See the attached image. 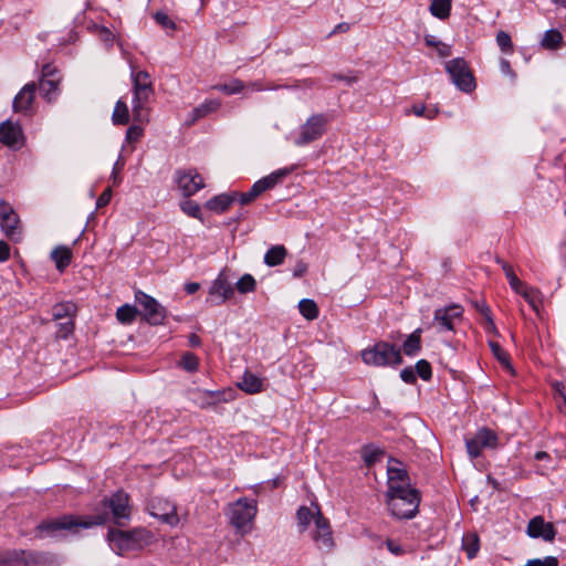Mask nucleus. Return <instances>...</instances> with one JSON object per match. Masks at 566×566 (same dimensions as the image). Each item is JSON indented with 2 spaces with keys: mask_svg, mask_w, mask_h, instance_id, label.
Here are the masks:
<instances>
[{
  "mask_svg": "<svg viewBox=\"0 0 566 566\" xmlns=\"http://www.w3.org/2000/svg\"><path fill=\"white\" fill-rule=\"evenodd\" d=\"M133 83V116L136 122L147 123L149 120L148 103L154 95V86L147 71H137L132 65L130 72Z\"/></svg>",
  "mask_w": 566,
  "mask_h": 566,
  "instance_id": "obj_1",
  "label": "nucleus"
},
{
  "mask_svg": "<svg viewBox=\"0 0 566 566\" xmlns=\"http://www.w3.org/2000/svg\"><path fill=\"white\" fill-rule=\"evenodd\" d=\"M386 497L388 510L395 518L410 520L417 515L421 501L418 490L391 488V491H387Z\"/></svg>",
  "mask_w": 566,
  "mask_h": 566,
  "instance_id": "obj_2",
  "label": "nucleus"
},
{
  "mask_svg": "<svg viewBox=\"0 0 566 566\" xmlns=\"http://www.w3.org/2000/svg\"><path fill=\"white\" fill-rule=\"evenodd\" d=\"M361 359L366 365L385 367L402 364L401 350L394 344L378 342L361 352Z\"/></svg>",
  "mask_w": 566,
  "mask_h": 566,
  "instance_id": "obj_3",
  "label": "nucleus"
},
{
  "mask_svg": "<svg viewBox=\"0 0 566 566\" xmlns=\"http://www.w3.org/2000/svg\"><path fill=\"white\" fill-rule=\"evenodd\" d=\"M258 513L256 501L248 497H240L229 504L227 515L230 524L242 534L251 530V524Z\"/></svg>",
  "mask_w": 566,
  "mask_h": 566,
  "instance_id": "obj_4",
  "label": "nucleus"
},
{
  "mask_svg": "<svg viewBox=\"0 0 566 566\" xmlns=\"http://www.w3.org/2000/svg\"><path fill=\"white\" fill-rule=\"evenodd\" d=\"M108 521V513L104 512L94 516H73L65 515L57 520L43 522L39 528L48 532H55L57 530H73L77 527L88 528L94 525H102Z\"/></svg>",
  "mask_w": 566,
  "mask_h": 566,
  "instance_id": "obj_5",
  "label": "nucleus"
},
{
  "mask_svg": "<svg viewBox=\"0 0 566 566\" xmlns=\"http://www.w3.org/2000/svg\"><path fill=\"white\" fill-rule=\"evenodd\" d=\"M446 72L452 83L462 92L471 93L475 90L476 83L472 71L463 57H455L446 62Z\"/></svg>",
  "mask_w": 566,
  "mask_h": 566,
  "instance_id": "obj_6",
  "label": "nucleus"
},
{
  "mask_svg": "<svg viewBox=\"0 0 566 566\" xmlns=\"http://www.w3.org/2000/svg\"><path fill=\"white\" fill-rule=\"evenodd\" d=\"M328 117L324 114H314L301 126L300 134L294 143L297 146L307 145L321 138L326 132Z\"/></svg>",
  "mask_w": 566,
  "mask_h": 566,
  "instance_id": "obj_7",
  "label": "nucleus"
},
{
  "mask_svg": "<svg viewBox=\"0 0 566 566\" xmlns=\"http://www.w3.org/2000/svg\"><path fill=\"white\" fill-rule=\"evenodd\" d=\"M135 300L142 306L140 313L148 324L154 326L164 324L167 312L156 298L138 291L135 293Z\"/></svg>",
  "mask_w": 566,
  "mask_h": 566,
  "instance_id": "obj_8",
  "label": "nucleus"
},
{
  "mask_svg": "<svg viewBox=\"0 0 566 566\" xmlns=\"http://www.w3.org/2000/svg\"><path fill=\"white\" fill-rule=\"evenodd\" d=\"M62 81V76L59 70L48 63L42 66L41 78L39 82V90L41 95L49 102H53L60 94V83Z\"/></svg>",
  "mask_w": 566,
  "mask_h": 566,
  "instance_id": "obj_9",
  "label": "nucleus"
},
{
  "mask_svg": "<svg viewBox=\"0 0 566 566\" xmlns=\"http://www.w3.org/2000/svg\"><path fill=\"white\" fill-rule=\"evenodd\" d=\"M149 514L171 527L179 523L176 505L161 497H153L147 505Z\"/></svg>",
  "mask_w": 566,
  "mask_h": 566,
  "instance_id": "obj_10",
  "label": "nucleus"
},
{
  "mask_svg": "<svg viewBox=\"0 0 566 566\" xmlns=\"http://www.w3.org/2000/svg\"><path fill=\"white\" fill-rule=\"evenodd\" d=\"M465 447L470 458L475 459L481 455L483 448L497 447V436L489 428H481L472 438L465 440Z\"/></svg>",
  "mask_w": 566,
  "mask_h": 566,
  "instance_id": "obj_11",
  "label": "nucleus"
},
{
  "mask_svg": "<svg viewBox=\"0 0 566 566\" xmlns=\"http://www.w3.org/2000/svg\"><path fill=\"white\" fill-rule=\"evenodd\" d=\"M103 504L111 509L114 522L122 526L123 520L127 521L130 516L129 495L124 491L115 492L109 499H105Z\"/></svg>",
  "mask_w": 566,
  "mask_h": 566,
  "instance_id": "obj_12",
  "label": "nucleus"
},
{
  "mask_svg": "<svg viewBox=\"0 0 566 566\" xmlns=\"http://www.w3.org/2000/svg\"><path fill=\"white\" fill-rule=\"evenodd\" d=\"M175 179L185 197L193 196L205 187L203 178L196 169L177 170Z\"/></svg>",
  "mask_w": 566,
  "mask_h": 566,
  "instance_id": "obj_13",
  "label": "nucleus"
},
{
  "mask_svg": "<svg viewBox=\"0 0 566 566\" xmlns=\"http://www.w3.org/2000/svg\"><path fill=\"white\" fill-rule=\"evenodd\" d=\"M0 223L3 233L13 240H18L21 234L20 219L13 208L6 201H0Z\"/></svg>",
  "mask_w": 566,
  "mask_h": 566,
  "instance_id": "obj_14",
  "label": "nucleus"
},
{
  "mask_svg": "<svg viewBox=\"0 0 566 566\" xmlns=\"http://www.w3.org/2000/svg\"><path fill=\"white\" fill-rule=\"evenodd\" d=\"M317 517L315 520V530L312 533V538L319 549L329 552L334 546L331 526L328 520L325 518L321 509H316Z\"/></svg>",
  "mask_w": 566,
  "mask_h": 566,
  "instance_id": "obj_15",
  "label": "nucleus"
},
{
  "mask_svg": "<svg viewBox=\"0 0 566 566\" xmlns=\"http://www.w3.org/2000/svg\"><path fill=\"white\" fill-rule=\"evenodd\" d=\"M138 535L139 532L137 531L125 532L111 530L107 534V538L114 545L116 553L122 555L125 552L134 551L138 547Z\"/></svg>",
  "mask_w": 566,
  "mask_h": 566,
  "instance_id": "obj_16",
  "label": "nucleus"
},
{
  "mask_svg": "<svg viewBox=\"0 0 566 566\" xmlns=\"http://www.w3.org/2000/svg\"><path fill=\"white\" fill-rule=\"evenodd\" d=\"M232 295L233 287L224 273L221 272L209 287V296L207 298V303L218 306L232 297Z\"/></svg>",
  "mask_w": 566,
  "mask_h": 566,
  "instance_id": "obj_17",
  "label": "nucleus"
},
{
  "mask_svg": "<svg viewBox=\"0 0 566 566\" xmlns=\"http://www.w3.org/2000/svg\"><path fill=\"white\" fill-rule=\"evenodd\" d=\"M0 142L11 149H20L24 144V136L21 126L9 119L1 123Z\"/></svg>",
  "mask_w": 566,
  "mask_h": 566,
  "instance_id": "obj_18",
  "label": "nucleus"
},
{
  "mask_svg": "<svg viewBox=\"0 0 566 566\" xmlns=\"http://www.w3.org/2000/svg\"><path fill=\"white\" fill-rule=\"evenodd\" d=\"M526 534L531 538H542L545 542H553L557 532L553 523L545 522L543 516L537 515L528 521Z\"/></svg>",
  "mask_w": 566,
  "mask_h": 566,
  "instance_id": "obj_19",
  "label": "nucleus"
},
{
  "mask_svg": "<svg viewBox=\"0 0 566 566\" xmlns=\"http://www.w3.org/2000/svg\"><path fill=\"white\" fill-rule=\"evenodd\" d=\"M35 92L36 84L34 82L25 84L13 99V112L30 115L32 113V104L35 98Z\"/></svg>",
  "mask_w": 566,
  "mask_h": 566,
  "instance_id": "obj_20",
  "label": "nucleus"
},
{
  "mask_svg": "<svg viewBox=\"0 0 566 566\" xmlns=\"http://www.w3.org/2000/svg\"><path fill=\"white\" fill-rule=\"evenodd\" d=\"M293 171V168H281L272 174L263 177L262 179L254 182V190H259L260 193L265 190L274 188L277 184H280L285 177H287Z\"/></svg>",
  "mask_w": 566,
  "mask_h": 566,
  "instance_id": "obj_21",
  "label": "nucleus"
},
{
  "mask_svg": "<svg viewBox=\"0 0 566 566\" xmlns=\"http://www.w3.org/2000/svg\"><path fill=\"white\" fill-rule=\"evenodd\" d=\"M387 473H388L387 491H391V488H398V489L410 488V479H409L408 472L403 468L389 467Z\"/></svg>",
  "mask_w": 566,
  "mask_h": 566,
  "instance_id": "obj_22",
  "label": "nucleus"
},
{
  "mask_svg": "<svg viewBox=\"0 0 566 566\" xmlns=\"http://www.w3.org/2000/svg\"><path fill=\"white\" fill-rule=\"evenodd\" d=\"M238 199V192L221 193L209 199L206 203L207 209L218 213L226 212L230 206Z\"/></svg>",
  "mask_w": 566,
  "mask_h": 566,
  "instance_id": "obj_23",
  "label": "nucleus"
},
{
  "mask_svg": "<svg viewBox=\"0 0 566 566\" xmlns=\"http://www.w3.org/2000/svg\"><path fill=\"white\" fill-rule=\"evenodd\" d=\"M23 565L25 566H56L57 557L49 553L29 552L23 556Z\"/></svg>",
  "mask_w": 566,
  "mask_h": 566,
  "instance_id": "obj_24",
  "label": "nucleus"
},
{
  "mask_svg": "<svg viewBox=\"0 0 566 566\" xmlns=\"http://www.w3.org/2000/svg\"><path fill=\"white\" fill-rule=\"evenodd\" d=\"M238 386L241 390L250 395L259 394L264 389L263 379L250 371L243 374Z\"/></svg>",
  "mask_w": 566,
  "mask_h": 566,
  "instance_id": "obj_25",
  "label": "nucleus"
},
{
  "mask_svg": "<svg viewBox=\"0 0 566 566\" xmlns=\"http://www.w3.org/2000/svg\"><path fill=\"white\" fill-rule=\"evenodd\" d=\"M421 334L422 329H415L403 342L402 352L410 357L416 356L421 350Z\"/></svg>",
  "mask_w": 566,
  "mask_h": 566,
  "instance_id": "obj_26",
  "label": "nucleus"
},
{
  "mask_svg": "<svg viewBox=\"0 0 566 566\" xmlns=\"http://www.w3.org/2000/svg\"><path fill=\"white\" fill-rule=\"evenodd\" d=\"M520 291L521 292H517V294H520L530 304L532 310L538 313L539 306L543 302L542 292L536 287L528 286L527 284Z\"/></svg>",
  "mask_w": 566,
  "mask_h": 566,
  "instance_id": "obj_27",
  "label": "nucleus"
},
{
  "mask_svg": "<svg viewBox=\"0 0 566 566\" xmlns=\"http://www.w3.org/2000/svg\"><path fill=\"white\" fill-rule=\"evenodd\" d=\"M287 250L284 245H273L264 254V263L268 266H276L284 262Z\"/></svg>",
  "mask_w": 566,
  "mask_h": 566,
  "instance_id": "obj_28",
  "label": "nucleus"
},
{
  "mask_svg": "<svg viewBox=\"0 0 566 566\" xmlns=\"http://www.w3.org/2000/svg\"><path fill=\"white\" fill-rule=\"evenodd\" d=\"M51 258L55 262L56 269L63 271L71 263L72 251L67 247H57L52 251Z\"/></svg>",
  "mask_w": 566,
  "mask_h": 566,
  "instance_id": "obj_29",
  "label": "nucleus"
},
{
  "mask_svg": "<svg viewBox=\"0 0 566 566\" xmlns=\"http://www.w3.org/2000/svg\"><path fill=\"white\" fill-rule=\"evenodd\" d=\"M316 509H319V507L316 505L313 510L307 506H301L297 510L296 518H297L300 532H304L308 527V525L312 521L315 522V520L317 517Z\"/></svg>",
  "mask_w": 566,
  "mask_h": 566,
  "instance_id": "obj_30",
  "label": "nucleus"
},
{
  "mask_svg": "<svg viewBox=\"0 0 566 566\" xmlns=\"http://www.w3.org/2000/svg\"><path fill=\"white\" fill-rule=\"evenodd\" d=\"M27 555L24 549H10L0 552V566H14L23 564V556Z\"/></svg>",
  "mask_w": 566,
  "mask_h": 566,
  "instance_id": "obj_31",
  "label": "nucleus"
},
{
  "mask_svg": "<svg viewBox=\"0 0 566 566\" xmlns=\"http://www.w3.org/2000/svg\"><path fill=\"white\" fill-rule=\"evenodd\" d=\"M76 313V305L73 302H63L52 307V317L54 321L71 318Z\"/></svg>",
  "mask_w": 566,
  "mask_h": 566,
  "instance_id": "obj_32",
  "label": "nucleus"
},
{
  "mask_svg": "<svg viewBox=\"0 0 566 566\" xmlns=\"http://www.w3.org/2000/svg\"><path fill=\"white\" fill-rule=\"evenodd\" d=\"M220 102L218 99H209L205 103L200 104L198 107L192 109L191 112V123L195 120L207 116L208 114L216 112L220 107Z\"/></svg>",
  "mask_w": 566,
  "mask_h": 566,
  "instance_id": "obj_33",
  "label": "nucleus"
},
{
  "mask_svg": "<svg viewBox=\"0 0 566 566\" xmlns=\"http://www.w3.org/2000/svg\"><path fill=\"white\" fill-rule=\"evenodd\" d=\"M496 262H497L499 264H501L502 270H503V271H504V273H505V276H506V279H507V281H509V284H510L511 289H512L515 293L521 292L520 290L524 289V286L526 285V283H525V282H523V281H521V280L517 277V275L515 274V272H514L513 268H512L509 263H506V262H504V261H502V260H497Z\"/></svg>",
  "mask_w": 566,
  "mask_h": 566,
  "instance_id": "obj_34",
  "label": "nucleus"
},
{
  "mask_svg": "<svg viewBox=\"0 0 566 566\" xmlns=\"http://www.w3.org/2000/svg\"><path fill=\"white\" fill-rule=\"evenodd\" d=\"M429 10L433 17L444 20L450 15L451 0H432Z\"/></svg>",
  "mask_w": 566,
  "mask_h": 566,
  "instance_id": "obj_35",
  "label": "nucleus"
},
{
  "mask_svg": "<svg viewBox=\"0 0 566 566\" xmlns=\"http://www.w3.org/2000/svg\"><path fill=\"white\" fill-rule=\"evenodd\" d=\"M112 120L115 125H127L129 122V112L127 104L118 99L115 104Z\"/></svg>",
  "mask_w": 566,
  "mask_h": 566,
  "instance_id": "obj_36",
  "label": "nucleus"
},
{
  "mask_svg": "<svg viewBox=\"0 0 566 566\" xmlns=\"http://www.w3.org/2000/svg\"><path fill=\"white\" fill-rule=\"evenodd\" d=\"M298 310L303 317L313 321L318 317L319 311L317 304L310 298H303L298 303Z\"/></svg>",
  "mask_w": 566,
  "mask_h": 566,
  "instance_id": "obj_37",
  "label": "nucleus"
},
{
  "mask_svg": "<svg viewBox=\"0 0 566 566\" xmlns=\"http://www.w3.org/2000/svg\"><path fill=\"white\" fill-rule=\"evenodd\" d=\"M462 546L469 558L475 557L480 548L478 535L474 533L465 534L462 538Z\"/></svg>",
  "mask_w": 566,
  "mask_h": 566,
  "instance_id": "obj_38",
  "label": "nucleus"
},
{
  "mask_svg": "<svg viewBox=\"0 0 566 566\" xmlns=\"http://www.w3.org/2000/svg\"><path fill=\"white\" fill-rule=\"evenodd\" d=\"M562 40V33L555 29H552L544 33L541 44L545 49L555 50L560 45Z\"/></svg>",
  "mask_w": 566,
  "mask_h": 566,
  "instance_id": "obj_39",
  "label": "nucleus"
},
{
  "mask_svg": "<svg viewBox=\"0 0 566 566\" xmlns=\"http://www.w3.org/2000/svg\"><path fill=\"white\" fill-rule=\"evenodd\" d=\"M137 313L135 306L125 304L117 308L116 317L123 324H130L136 318Z\"/></svg>",
  "mask_w": 566,
  "mask_h": 566,
  "instance_id": "obj_40",
  "label": "nucleus"
},
{
  "mask_svg": "<svg viewBox=\"0 0 566 566\" xmlns=\"http://www.w3.org/2000/svg\"><path fill=\"white\" fill-rule=\"evenodd\" d=\"M433 322L438 325L439 331H453V321L448 316L446 311L437 308L433 315Z\"/></svg>",
  "mask_w": 566,
  "mask_h": 566,
  "instance_id": "obj_41",
  "label": "nucleus"
},
{
  "mask_svg": "<svg viewBox=\"0 0 566 566\" xmlns=\"http://www.w3.org/2000/svg\"><path fill=\"white\" fill-rule=\"evenodd\" d=\"M382 451L374 446H366L361 449V457L367 467L374 465L382 455Z\"/></svg>",
  "mask_w": 566,
  "mask_h": 566,
  "instance_id": "obj_42",
  "label": "nucleus"
},
{
  "mask_svg": "<svg viewBox=\"0 0 566 566\" xmlns=\"http://www.w3.org/2000/svg\"><path fill=\"white\" fill-rule=\"evenodd\" d=\"M235 287L242 294L250 293L255 290L256 281L251 274H244L235 283Z\"/></svg>",
  "mask_w": 566,
  "mask_h": 566,
  "instance_id": "obj_43",
  "label": "nucleus"
},
{
  "mask_svg": "<svg viewBox=\"0 0 566 566\" xmlns=\"http://www.w3.org/2000/svg\"><path fill=\"white\" fill-rule=\"evenodd\" d=\"M213 88L223 92L224 94L232 95L241 93L244 88V84L242 81L234 78L228 84L214 85Z\"/></svg>",
  "mask_w": 566,
  "mask_h": 566,
  "instance_id": "obj_44",
  "label": "nucleus"
},
{
  "mask_svg": "<svg viewBox=\"0 0 566 566\" xmlns=\"http://www.w3.org/2000/svg\"><path fill=\"white\" fill-rule=\"evenodd\" d=\"M490 347L493 353V355L496 357V359L506 368L512 370V366L510 363V357L507 353L500 346L499 343L490 342Z\"/></svg>",
  "mask_w": 566,
  "mask_h": 566,
  "instance_id": "obj_45",
  "label": "nucleus"
},
{
  "mask_svg": "<svg viewBox=\"0 0 566 566\" xmlns=\"http://www.w3.org/2000/svg\"><path fill=\"white\" fill-rule=\"evenodd\" d=\"M180 366L187 371H196L199 367V358L192 353H185L181 357Z\"/></svg>",
  "mask_w": 566,
  "mask_h": 566,
  "instance_id": "obj_46",
  "label": "nucleus"
},
{
  "mask_svg": "<svg viewBox=\"0 0 566 566\" xmlns=\"http://www.w3.org/2000/svg\"><path fill=\"white\" fill-rule=\"evenodd\" d=\"M496 43L502 52L512 53L513 52V43L511 40V35L505 31H500L496 34Z\"/></svg>",
  "mask_w": 566,
  "mask_h": 566,
  "instance_id": "obj_47",
  "label": "nucleus"
},
{
  "mask_svg": "<svg viewBox=\"0 0 566 566\" xmlns=\"http://www.w3.org/2000/svg\"><path fill=\"white\" fill-rule=\"evenodd\" d=\"M416 376L418 375L423 380H430L432 377L431 365L426 359H420L417 361L416 366Z\"/></svg>",
  "mask_w": 566,
  "mask_h": 566,
  "instance_id": "obj_48",
  "label": "nucleus"
},
{
  "mask_svg": "<svg viewBox=\"0 0 566 566\" xmlns=\"http://www.w3.org/2000/svg\"><path fill=\"white\" fill-rule=\"evenodd\" d=\"M202 400L200 401L201 408L212 406L216 401L220 400L221 392L219 391H198Z\"/></svg>",
  "mask_w": 566,
  "mask_h": 566,
  "instance_id": "obj_49",
  "label": "nucleus"
},
{
  "mask_svg": "<svg viewBox=\"0 0 566 566\" xmlns=\"http://www.w3.org/2000/svg\"><path fill=\"white\" fill-rule=\"evenodd\" d=\"M472 304L476 308V311H479L483 315V317L486 321V323L493 329H495V324H494V321L492 318V314H491V310H490L489 305L484 301H475Z\"/></svg>",
  "mask_w": 566,
  "mask_h": 566,
  "instance_id": "obj_50",
  "label": "nucleus"
},
{
  "mask_svg": "<svg viewBox=\"0 0 566 566\" xmlns=\"http://www.w3.org/2000/svg\"><path fill=\"white\" fill-rule=\"evenodd\" d=\"M181 210L189 217L200 219V216H201L200 206L192 200H186L185 202H182Z\"/></svg>",
  "mask_w": 566,
  "mask_h": 566,
  "instance_id": "obj_51",
  "label": "nucleus"
},
{
  "mask_svg": "<svg viewBox=\"0 0 566 566\" xmlns=\"http://www.w3.org/2000/svg\"><path fill=\"white\" fill-rule=\"evenodd\" d=\"M559 562L554 556H546L545 558H534L527 560L524 566H558Z\"/></svg>",
  "mask_w": 566,
  "mask_h": 566,
  "instance_id": "obj_52",
  "label": "nucleus"
},
{
  "mask_svg": "<svg viewBox=\"0 0 566 566\" xmlns=\"http://www.w3.org/2000/svg\"><path fill=\"white\" fill-rule=\"evenodd\" d=\"M74 329V322L73 317L66 318V322H63L60 324V328L56 332L57 337L60 338H67Z\"/></svg>",
  "mask_w": 566,
  "mask_h": 566,
  "instance_id": "obj_53",
  "label": "nucleus"
},
{
  "mask_svg": "<svg viewBox=\"0 0 566 566\" xmlns=\"http://www.w3.org/2000/svg\"><path fill=\"white\" fill-rule=\"evenodd\" d=\"M261 193L259 190H254V185L251 187V189L247 192L238 193V199L241 205H249L254 199H256Z\"/></svg>",
  "mask_w": 566,
  "mask_h": 566,
  "instance_id": "obj_54",
  "label": "nucleus"
},
{
  "mask_svg": "<svg viewBox=\"0 0 566 566\" xmlns=\"http://www.w3.org/2000/svg\"><path fill=\"white\" fill-rule=\"evenodd\" d=\"M156 22L165 29L175 30V22L164 12H156L154 15Z\"/></svg>",
  "mask_w": 566,
  "mask_h": 566,
  "instance_id": "obj_55",
  "label": "nucleus"
},
{
  "mask_svg": "<svg viewBox=\"0 0 566 566\" xmlns=\"http://www.w3.org/2000/svg\"><path fill=\"white\" fill-rule=\"evenodd\" d=\"M143 132L144 130L140 126L133 125L126 132V139L129 143H135L143 136Z\"/></svg>",
  "mask_w": 566,
  "mask_h": 566,
  "instance_id": "obj_56",
  "label": "nucleus"
},
{
  "mask_svg": "<svg viewBox=\"0 0 566 566\" xmlns=\"http://www.w3.org/2000/svg\"><path fill=\"white\" fill-rule=\"evenodd\" d=\"M442 311H446L448 316L454 322V319L460 318L462 316V307L460 305L452 304L450 306L440 307Z\"/></svg>",
  "mask_w": 566,
  "mask_h": 566,
  "instance_id": "obj_57",
  "label": "nucleus"
},
{
  "mask_svg": "<svg viewBox=\"0 0 566 566\" xmlns=\"http://www.w3.org/2000/svg\"><path fill=\"white\" fill-rule=\"evenodd\" d=\"M400 378L406 382V384H415L416 380H417V376H416V373L415 370L412 369V367H406L403 368L401 371H400Z\"/></svg>",
  "mask_w": 566,
  "mask_h": 566,
  "instance_id": "obj_58",
  "label": "nucleus"
},
{
  "mask_svg": "<svg viewBox=\"0 0 566 566\" xmlns=\"http://www.w3.org/2000/svg\"><path fill=\"white\" fill-rule=\"evenodd\" d=\"M112 198V190L111 188L105 189L101 196L97 198L96 206L97 208H102L111 201Z\"/></svg>",
  "mask_w": 566,
  "mask_h": 566,
  "instance_id": "obj_59",
  "label": "nucleus"
},
{
  "mask_svg": "<svg viewBox=\"0 0 566 566\" xmlns=\"http://www.w3.org/2000/svg\"><path fill=\"white\" fill-rule=\"evenodd\" d=\"M98 35H99L101 40L103 42H105L106 44L113 43L114 35L108 29H106L104 27L99 28Z\"/></svg>",
  "mask_w": 566,
  "mask_h": 566,
  "instance_id": "obj_60",
  "label": "nucleus"
},
{
  "mask_svg": "<svg viewBox=\"0 0 566 566\" xmlns=\"http://www.w3.org/2000/svg\"><path fill=\"white\" fill-rule=\"evenodd\" d=\"M307 272V264L303 261H298L293 270L294 277H301Z\"/></svg>",
  "mask_w": 566,
  "mask_h": 566,
  "instance_id": "obj_61",
  "label": "nucleus"
},
{
  "mask_svg": "<svg viewBox=\"0 0 566 566\" xmlns=\"http://www.w3.org/2000/svg\"><path fill=\"white\" fill-rule=\"evenodd\" d=\"M436 50L440 57H448L452 53L451 45L443 43V42H441V44H439Z\"/></svg>",
  "mask_w": 566,
  "mask_h": 566,
  "instance_id": "obj_62",
  "label": "nucleus"
},
{
  "mask_svg": "<svg viewBox=\"0 0 566 566\" xmlns=\"http://www.w3.org/2000/svg\"><path fill=\"white\" fill-rule=\"evenodd\" d=\"M10 256L9 244L4 241H0V262H4Z\"/></svg>",
  "mask_w": 566,
  "mask_h": 566,
  "instance_id": "obj_63",
  "label": "nucleus"
},
{
  "mask_svg": "<svg viewBox=\"0 0 566 566\" xmlns=\"http://www.w3.org/2000/svg\"><path fill=\"white\" fill-rule=\"evenodd\" d=\"M386 545H387L388 551L397 556L401 555L403 553L402 547L400 545H398L397 543H395L394 541L388 539L386 542Z\"/></svg>",
  "mask_w": 566,
  "mask_h": 566,
  "instance_id": "obj_64",
  "label": "nucleus"
}]
</instances>
